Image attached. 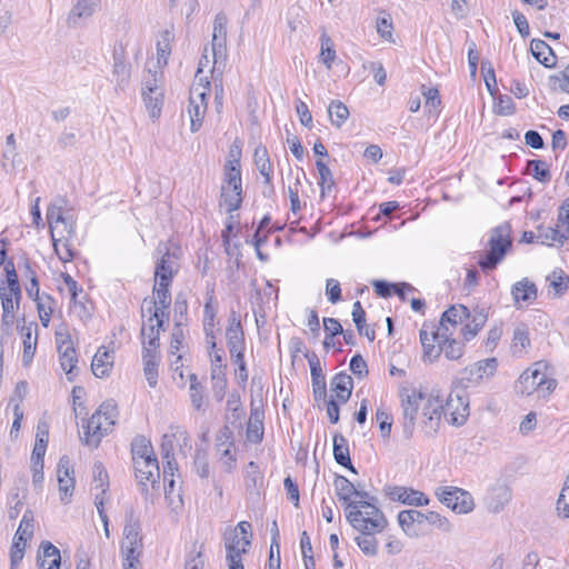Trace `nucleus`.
<instances>
[{"instance_id": "nucleus-5", "label": "nucleus", "mask_w": 569, "mask_h": 569, "mask_svg": "<svg viewBox=\"0 0 569 569\" xmlns=\"http://www.w3.org/2000/svg\"><path fill=\"white\" fill-rule=\"evenodd\" d=\"M349 507L346 518L358 532H382L388 525L383 512L373 502L359 500L358 505Z\"/></svg>"}, {"instance_id": "nucleus-14", "label": "nucleus", "mask_w": 569, "mask_h": 569, "mask_svg": "<svg viewBox=\"0 0 569 569\" xmlns=\"http://www.w3.org/2000/svg\"><path fill=\"white\" fill-rule=\"evenodd\" d=\"M228 569H244L241 556L251 545V536L240 537L237 532L224 533Z\"/></svg>"}, {"instance_id": "nucleus-34", "label": "nucleus", "mask_w": 569, "mask_h": 569, "mask_svg": "<svg viewBox=\"0 0 569 569\" xmlns=\"http://www.w3.org/2000/svg\"><path fill=\"white\" fill-rule=\"evenodd\" d=\"M390 495L392 500L410 506H425L429 502L422 492L405 487H396Z\"/></svg>"}, {"instance_id": "nucleus-46", "label": "nucleus", "mask_w": 569, "mask_h": 569, "mask_svg": "<svg viewBox=\"0 0 569 569\" xmlns=\"http://www.w3.org/2000/svg\"><path fill=\"white\" fill-rule=\"evenodd\" d=\"M530 347V339L528 329L525 326L517 328L513 332L512 340V353L515 356L521 357L527 352V349Z\"/></svg>"}, {"instance_id": "nucleus-35", "label": "nucleus", "mask_w": 569, "mask_h": 569, "mask_svg": "<svg viewBox=\"0 0 569 569\" xmlns=\"http://www.w3.org/2000/svg\"><path fill=\"white\" fill-rule=\"evenodd\" d=\"M333 485L339 500L345 505L346 512L350 510L349 505H358L359 500H351V497L356 492V487L351 481L346 477L338 475L335 478Z\"/></svg>"}, {"instance_id": "nucleus-60", "label": "nucleus", "mask_w": 569, "mask_h": 569, "mask_svg": "<svg viewBox=\"0 0 569 569\" xmlns=\"http://www.w3.org/2000/svg\"><path fill=\"white\" fill-rule=\"evenodd\" d=\"M295 107H296V112H297L300 123L307 128H311L313 120H312V114H311L307 103L305 101H302L301 99H298L296 101Z\"/></svg>"}, {"instance_id": "nucleus-37", "label": "nucleus", "mask_w": 569, "mask_h": 569, "mask_svg": "<svg viewBox=\"0 0 569 569\" xmlns=\"http://www.w3.org/2000/svg\"><path fill=\"white\" fill-rule=\"evenodd\" d=\"M375 28L380 39L388 43H396L393 36V22L390 13L387 11H379L375 19Z\"/></svg>"}, {"instance_id": "nucleus-59", "label": "nucleus", "mask_w": 569, "mask_h": 569, "mask_svg": "<svg viewBox=\"0 0 569 569\" xmlns=\"http://www.w3.org/2000/svg\"><path fill=\"white\" fill-rule=\"evenodd\" d=\"M121 552L123 555V569H136L137 563L139 562V557L141 556V548H121Z\"/></svg>"}, {"instance_id": "nucleus-45", "label": "nucleus", "mask_w": 569, "mask_h": 569, "mask_svg": "<svg viewBox=\"0 0 569 569\" xmlns=\"http://www.w3.org/2000/svg\"><path fill=\"white\" fill-rule=\"evenodd\" d=\"M254 163L259 172L263 176L266 182L271 181L272 166L269 160L268 151L264 147H257L254 150Z\"/></svg>"}, {"instance_id": "nucleus-16", "label": "nucleus", "mask_w": 569, "mask_h": 569, "mask_svg": "<svg viewBox=\"0 0 569 569\" xmlns=\"http://www.w3.org/2000/svg\"><path fill=\"white\" fill-rule=\"evenodd\" d=\"M469 416V405L459 395H449L443 401V417L455 427L465 425Z\"/></svg>"}, {"instance_id": "nucleus-13", "label": "nucleus", "mask_w": 569, "mask_h": 569, "mask_svg": "<svg viewBox=\"0 0 569 569\" xmlns=\"http://www.w3.org/2000/svg\"><path fill=\"white\" fill-rule=\"evenodd\" d=\"M141 96L148 116L153 120L158 119L161 114L164 101L162 83L157 78L150 82H146Z\"/></svg>"}, {"instance_id": "nucleus-41", "label": "nucleus", "mask_w": 569, "mask_h": 569, "mask_svg": "<svg viewBox=\"0 0 569 569\" xmlns=\"http://www.w3.org/2000/svg\"><path fill=\"white\" fill-rule=\"evenodd\" d=\"M530 50L533 57L543 66L551 67L555 63V56L548 43L535 39L530 43Z\"/></svg>"}, {"instance_id": "nucleus-19", "label": "nucleus", "mask_w": 569, "mask_h": 569, "mask_svg": "<svg viewBox=\"0 0 569 569\" xmlns=\"http://www.w3.org/2000/svg\"><path fill=\"white\" fill-rule=\"evenodd\" d=\"M569 237V227L557 220L555 227H539L537 241L546 246H561Z\"/></svg>"}, {"instance_id": "nucleus-7", "label": "nucleus", "mask_w": 569, "mask_h": 569, "mask_svg": "<svg viewBox=\"0 0 569 569\" xmlns=\"http://www.w3.org/2000/svg\"><path fill=\"white\" fill-rule=\"evenodd\" d=\"M179 270L178 253L177 250L170 251L169 249L162 253V256L156 262L154 269V286L153 293L163 299L171 297L169 287L172 282L174 274Z\"/></svg>"}, {"instance_id": "nucleus-49", "label": "nucleus", "mask_w": 569, "mask_h": 569, "mask_svg": "<svg viewBox=\"0 0 569 569\" xmlns=\"http://www.w3.org/2000/svg\"><path fill=\"white\" fill-rule=\"evenodd\" d=\"M337 59V53L330 38H321L319 61L325 64L327 70H331L333 62Z\"/></svg>"}, {"instance_id": "nucleus-17", "label": "nucleus", "mask_w": 569, "mask_h": 569, "mask_svg": "<svg viewBox=\"0 0 569 569\" xmlns=\"http://www.w3.org/2000/svg\"><path fill=\"white\" fill-rule=\"evenodd\" d=\"M511 500V490L505 483H496L490 489H488L487 493L483 497V502L486 508L490 512H499L501 511Z\"/></svg>"}, {"instance_id": "nucleus-1", "label": "nucleus", "mask_w": 569, "mask_h": 569, "mask_svg": "<svg viewBox=\"0 0 569 569\" xmlns=\"http://www.w3.org/2000/svg\"><path fill=\"white\" fill-rule=\"evenodd\" d=\"M402 408L403 435L411 438L416 428L418 411L421 408L420 425L427 436H435L441 426L443 417L445 396L439 389H431L429 393L413 388L400 390Z\"/></svg>"}, {"instance_id": "nucleus-40", "label": "nucleus", "mask_w": 569, "mask_h": 569, "mask_svg": "<svg viewBox=\"0 0 569 569\" xmlns=\"http://www.w3.org/2000/svg\"><path fill=\"white\" fill-rule=\"evenodd\" d=\"M143 373L150 388L158 383L160 355L142 353Z\"/></svg>"}, {"instance_id": "nucleus-53", "label": "nucleus", "mask_w": 569, "mask_h": 569, "mask_svg": "<svg viewBox=\"0 0 569 569\" xmlns=\"http://www.w3.org/2000/svg\"><path fill=\"white\" fill-rule=\"evenodd\" d=\"M246 486L249 490L257 489L262 485V476L256 462L250 461L246 467Z\"/></svg>"}, {"instance_id": "nucleus-58", "label": "nucleus", "mask_w": 569, "mask_h": 569, "mask_svg": "<svg viewBox=\"0 0 569 569\" xmlns=\"http://www.w3.org/2000/svg\"><path fill=\"white\" fill-rule=\"evenodd\" d=\"M177 437L186 439V432L177 430L174 433L163 435L161 442L162 458H171V455H173V441Z\"/></svg>"}, {"instance_id": "nucleus-57", "label": "nucleus", "mask_w": 569, "mask_h": 569, "mask_svg": "<svg viewBox=\"0 0 569 569\" xmlns=\"http://www.w3.org/2000/svg\"><path fill=\"white\" fill-rule=\"evenodd\" d=\"M66 218L63 217L62 209L57 206H50L47 211V221L50 228L51 236H58V227L59 223L63 221Z\"/></svg>"}, {"instance_id": "nucleus-32", "label": "nucleus", "mask_w": 569, "mask_h": 569, "mask_svg": "<svg viewBox=\"0 0 569 569\" xmlns=\"http://www.w3.org/2000/svg\"><path fill=\"white\" fill-rule=\"evenodd\" d=\"M372 286L376 293L383 298L397 293L402 300H406L413 292V288L408 283L393 284L382 280H375Z\"/></svg>"}, {"instance_id": "nucleus-23", "label": "nucleus", "mask_w": 569, "mask_h": 569, "mask_svg": "<svg viewBox=\"0 0 569 569\" xmlns=\"http://www.w3.org/2000/svg\"><path fill=\"white\" fill-rule=\"evenodd\" d=\"M426 515L416 509L400 511L398 515L399 526L408 536L417 537L420 526L427 521Z\"/></svg>"}, {"instance_id": "nucleus-64", "label": "nucleus", "mask_w": 569, "mask_h": 569, "mask_svg": "<svg viewBox=\"0 0 569 569\" xmlns=\"http://www.w3.org/2000/svg\"><path fill=\"white\" fill-rule=\"evenodd\" d=\"M557 511L559 516L569 518V485H563L557 501Z\"/></svg>"}, {"instance_id": "nucleus-8", "label": "nucleus", "mask_w": 569, "mask_h": 569, "mask_svg": "<svg viewBox=\"0 0 569 569\" xmlns=\"http://www.w3.org/2000/svg\"><path fill=\"white\" fill-rule=\"evenodd\" d=\"M224 183L221 188V203L228 211L239 208L241 203V172L240 162L233 159L226 167Z\"/></svg>"}, {"instance_id": "nucleus-39", "label": "nucleus", "mask_w": 569, "mask_h": 569, "mask_svg": "<svg viewBox=\"0 0 569 569\" xmlns=\"http://www.w3.org/2000/svg\"><path fill=\"white\" fill-rule=\"evenodd\" d=\"M131 453L134 463H137L138 460H150L156 458L151 442L143 436H138L133 439L131 443Z\"/></svg>"}, {"instance_id": "nucleus-25", "label": "nucleus", "mask_w": 569, "mask_h": 569, "mask_svg": "<svg viewBox=\"0 0 569 569\" xmlns=\"http://www.w3.org/2000/svg\"><path fill=\"white\" fill-rule=\"evenodd\" d=\"M19 330L23 343L22 361L24 366H28L31 362L37 349V322H23Z\"/></svg>"}, {"instance_id": "nucleus-15", "label": "nucleus", "mask_w": 569, "mask_h": 569, "mask_svg": "<svg viewBox=\"0 0 569 569\" xmlns=\"http://www.w3.org/2000/svg\"><path fill=\"white\" fill-rule=\"evenodd\" d=\"M498 365L497 358L479 360L465 368L462 379L471 385H479L483 380H488L496 375Z\"/></svg>"}, {"instance_id": "nucleus-55", "label": "nucleus", "mask_w": 569, "mask_h": 569, "mask_svg": "<svg viewBox=\"0 0 569 569\" xmlns=\"http://www.w3.org/2000/svg\"><path fill=\"white\" fill-rule=\"evenodd\" d=\"M421 93L425 98L426 108L431 111H438L440 107V97L438 89L433 87H425L421 88Z\"/></svg>"}, {"instance_id": "nucleus-3", "label": "nucleus", "mask_w": 569, "mask_h": 569, "mask_svg": "<svg viewBox=\"0 0 569 569\" xmlns=\"http://www.w3.org/2000/svg\"><path fill=\"white\" fill-rule=\"evenodd\" d=\"M210 92V81L208 80L204 71V64L202 61H200L194 81L190 90V97L187 107V114L190 121V130L193 133L198 132L203 124Z\"/></svg>"}, {"instance_id": "nucleus-47", "label": "nucleus", "mask_w": 569, "mask_h": 569, "mask_svg": "<svg viewBox=\"0 0 569 569\" xmlns=\"http://www.w3.org/2000/svg\"><path fill=\"white\" fill-rule=\"evenodd\" d=\"M60 358V365L62 370L70 376L72 373V370L76 368V365L78 362L76 350L73 345L71 346H64L61 349H57ZM69 380H71V377H68Z\"/></svg>"}, {"instance_id": "nucleus-31", "label": "nucleus", "mask_w": 569, "mask_h": 569, "mask_svg": "<svg viewBox=\"0 0 569 569\" xmlns=\"http://www.w3.org/2000/svg\"><path fill=\"white\" fill-rule=\"evenodd\" d=\"M333 457L338 465L347 468L353 473H357L350 459V450L347 439L341 433L333 436Z\"/></svg>"}, {"instance_id": "nucleus-43", "label": "nucleus", "mask_w": 569, "mask_h": 569, "mask_svg": "<svg viewBox=\"0 0 569 569\" xmlns=\"http://www.w3.org/2000/svg\"><path fill=\"white\" fill-rule=\"evenodd\" d=\"M378 532L365 531L359 532L355 538L357 546L367 556H376L378 553V540L376 535Z\"/></svg>"}, {"instance_id": "nucleus-11", "label": "nucleus", "mask_w": 569, "mask_h": 569, "mask_svg": "<svg viewBox=\"0 0 569 569\" xmlns=\"http://www.w3.org/2000/svg\"><path fill=\"white\" fill-rule=\"evenodd\" d=\"M173 40L174 34L170 29H163L157 33L154 42L156 50L147 61L149 72H161L168 66Z\"/></svg>"}, {"instance_id": "nucleus-28", "label": "nucleus", "mask_w": 569, "mask_h": 569, "mask_svg": "<svg viewBox=\"0 0 569 569\" xmlns=\"http://www.w3.org/2000/svg\"><path fill=\"white\" fill-rule=\"evenodd\" d=\"M308 361H309L310 371H311L313 397L317 401L326 400V397H327L326 378L322 373L320 361L316 355L308 357Z\"/></svg>"}, {"instance_id": "nucleus-56", "label": "nucleus", "mask_w": 569, "mask_h": 569, "mask_svg": "<svg viewBox=\"0 0 569 569\" xmlns=\"http://www.w3.org/2000/svg\"><path fill=\"white\" fill-rule=\"evenodd\" d=\"M112 77L119 88H124L130 78V69L122 61H116L112 68Z\"/></svg>"}, {"instance_id": "nucleus-2", "label": "nucleus", "mask_w": 569, "mask_h": 569, "mask_svg": "<svg viewBox=\"0 0 569 569\" xmlns=\"http://www.w3.org/2000/svg\"><path fill=\"white\" fill-rule=\"evenodd\" d=\"M462 322H423L420 341L425 357L435 361L441 353L449 360H458L463 355V345L455 338L458 325Z\"/></svg>"}, {"instance_id": "nucleus-27", "label": "nucleus", "mask_w": 569, "mask_h": 569, "mask_svg": "<svg viewBox=\"0 0 569 569\" xmlns=\"http://www.w3.org/2000/svg\"><path fill=\"white\" fill-rule=\"evenodd\" d=\"M134 470L136 477L142 486H146L147 483H151L153 486L160 477L157 458H152L150 460H138V462L134 463Z\"/></svg>"}, {"instance_id": "nucleus-22", "label": "nucleus", "mask_w": 569, "mask_h": 569, "mask_svg": "<svg viewBox=\"0 0 569 569\" xmlns=\"http://www.w3.org/2000/svg\"><path fill=\"white\" fill-rule=\"evenodd\" d=\"M153 293V298L144 299L141 305L142 318L146 320H163L169 317L168 307L171 302V297L162 301Z\"/></svg>"}, {"instance_id": "nucleus-50", "label": "nucleus", "mask_w": 569, "mask_h": 569, "mask_svg": "<svg viewBox=\"0 0 569 569\" xmlns=\"http://www.w3.org/2000/svg\"><path fill=\"white\" fill-rule=\"evenodd\" d=\"M58 289L61 295L69 297L70 300H76L78 292L81 291L77 281L66 272H61Z\"/></svg>"}, {"instance_id": "nucleus-42", "label": "nucleus", "mask_w": 569, "mask_h": 569, "mask_svg": "<svg viewBox=\"0 0 569 569\" xmlns=\"http://www.w3.org/2000/svg\"><path fill=\"white\" fill-rule=\"evenodd\" d=\"M328 114L331 124L339 129L345 124L350 113L343 102L333 100L328 106Z\"/></svg>"}, {"instance_id": "nucleus-44", "label": "nucleus", "mask_w": 569, "mask_h": 569, "mask_svg": "<svg viewBox=\"0 0 569 569\" xmlns=\"http://www.w3.org/2000/svg\"><path fill=\"white\" fill-rule=\"evenodd\" d=\"M263 437V425H262V415L258 410H253L251 412L248 427H247V438L249 441L258 443L262 440Z\"/></svg>"}, {"instance_id": "nucleus-61", "label": "nucleus", "mask_w": 569, "mask_h": 569, "mask_svg": "<svg viewBox=\"0 0 569 569\" xmlns=\"http://www.w3.org/2000/svg\"><path fill=\"white\" fill-rule=\"evenodd\" d=\"M493 109L495 112L500 116H510L515 112L512 99L508 96H499Z\"/></svg>"}, {"instance_id": "nucleus-21", "label": "nucleus", "mask_w": 569, "mask_h": 569, "mask_svg": "<svg viewBox=\"0 0 569 569\" xmlns=\"http://www.w3.org/2000/svg\"><path fill=\"white\" fill-rule=\"evenodd\" d=\"M114 363V351L104 346L100 347L91 362L92 373L97 378L109 377Z\"/></svg>"}, {"instance_id": "nucleus-6", "label": "nucleus", "mask_w": 569, "mask_h": 569, "mask_svg": "<svg viewBox=\"0 0 569 569\" xmlns=\"http://www.w3.org/2000/svg\"><path fill=\"white\" fill-rule=\"evenodd\" d=\"M117 418V403L113 400L102 402L84 427V443L97 448L101 439L116 425Z\"/></svg>"}, {"instance_id": "nucleus-24", "label": "nucleus", "mask_w": 569, "mask_h": 569, "mask_svg": "<svg viewBox=\"0 0 569 569\" xmlns=\"http://www.w3.org/2000/svg\"><path fill=\"white\" fill-rule=\"evenodd\" d=\"M537 287L528 278H523L512 286L511 295L513 301L519 307L531 305L537 299Z\"/></svg>"}, {"instance_id": "nucleus-4", "label": "nucleus", "mask_w": 569, "mask_h": 569, "mask_svg": "<svg viewBox=\"0 0 569 569\" xmlns=\"http://www.w3.org/2000/svg\"><path fill=\"white\" fill-rule=\"evenodd\" d=\"M556 387L557 381L549 372V365L546 361H537L520 375L515 385V390L522 396L537 392L539 397H547Z\"/></svg>"}, {"instance_id": "nucleus-10", "label": "nucleus", "mask_w": 569, "mask_h": 569, "mask_svg": "<svg viewBox=\"0 0 569 569\" xmlns=\"http://www.w3.org/2000/svg\"><path fill=\"white\" fill-rule=\"evenodd\" d=\"M510 244V227L508 224L497 227L490 237V251L479 260L480 267L485 270L493 269L502 260Z\"/></svg>"}, {"instance_id": "nucleus-51", "label": "nucleus", "mask_w": 569, "mask_h": 569, "mask_svg": "<svg viewBox=\"0 0 569 569\" xmlns=\"http://www.w3.org/2000/svg\"><path fill=\"white\" fill-rule=\"evenodd\" d=\"M318 174H319V186L321 188V196L325 197V194L330 191L333 187V177L331 173V170L328 168V166L322 162L321 160L317 161L316 163Z\"/></svg>"}, {"instance_id": "nucleus-12", "label": "nucleus", "mask_w": 569, "mask_h": 569, "mask_svg": "<svg viewBox=\"0 0 569 569\" xmlns=\"http://www.w3.org/2000/svg\"><path fill=\"white\" fill-rule=\"evenodd\" d=\"M436 495L446 507L457 513H467L473 509L470 493L457 487L439 488Z\"/></svg>"}, {"instance_id": "nucleus-9", "label": "nucleus", "mask_w": 569, "mask_h": 569, "mask_svg": "<svg viewBox=\"0 0 569 569\" xmlns=\"http://www.w3.org/2000/svg\"><path fill=\"white\" fill-rule=\"evenodd\" d=\"M20 286L12 263L6 266V279L0 283V301L3 318H13L20 300Z\"/></svg>"}, {"instance_id": "nucleus-63", "label": "nucleus", "mask_w": 569, "mask_h": 569, "mask_svg": "<svg viewBox=\"0 0 569 569\" xmlns=\"http://www.w3.org/2000/svg\"><path fill=\"white\" fill-rule=\"evenodd\" d=\"M376 419L379 422L381 436L383 438H388L391 432L392 418L391 416L383 409H378L376 412Z\"/></svg>"}, {"instance_id": "nucleus-48", "label": "nucleus", "mask_w": 569, "mask_h": 569, "mask_svg": "<svg viewBox=\"0 0 569 569\" xmlns=\"http://www.w3.org/2000/svg\"><path fill=\"white\" fill-rule=\"evenodd\" d=\"M56 254L62 262H70L73 259V250L70 243L71 238H60L51 236Z\"/></svg>"}, {"instance_id": "nucleus-33", "label": "nucleus", "mask_w": 569, "mask_h": 569, "mask_svg": "<svg viewBox=\"0 0 569 569\" xmlns=\"http://www.w3.org/2000/svg\"><path fill=\"white\" fill-rule=\"evenodd\" d=\"M40 569H60V550L51 542L41 543V553L38 556Z\"/></svg>"}, {"instance_id": "nucleus-30", "label": "nucleus", "mask_w": 569, "mask_h": 569, "mask_svg": "<svg viewBox=\"0 0 569 569\" xmlns=\"http://www.w3.org/2000/svg\"><path fill=\"white\" fill-rule=\"evenodd\" d=\"M547 293L549 297L562 296L569 287V276L561 269L552 270L546 278Z\"/></svg>"}, {"instance_id": "nucleus-52", "label": "nucleus", "mask_w": 569, "mask_h": 569, "mask_svg": "<svg viewBox=\"0 0 569 569\" xmlns=\"http://www.w3.org/2000/svg\"><path fill=\"white\" fill-rule=\"evenodd\" d=\"M33 516L30 510H27L22 517L19 528L16 532L14 538L18 540L27 541L32 537L33 533Z\"/></svg>"}, {"instance_id": "nucleus-29", "label": "nucleus", "mask_w": 569, "mask_h": 569, "mask_svg": "<svg viewBox=\"0 0 569 569\" xmlns=\"http://www.w3.org/2000/svg\"><path fill=\"white\" fill-rule=\"evenodd\" d=\"M98 4V0H77L69 12L68 22L77 26L82 20L89 19L96 12Z\"/></svg>"}, {"instance_id": "nucleus-62", "label": "nucleus", "mask_w": 569, "mask_h": 569, "mask_svg": "<svg viewBox=\"0 0 569 569\" xmlns=\"http://www.w3.org/2000/svg\"><path fill=\"white\" fill-rule=\"evenodd\" d=\"M469 317H470V313H469L468 309L462 305H458V306H452L451 308L446 310L442 313V317L440 320H465V319H468Z\"/></svg>"}, {"instance_id": "nucleus-20", "label": "nucleus", "mask_w": 569, "mask_h": 569, "mask_svg": "<svg viewBox=\"0 0 569 569\" xmlns=\"http://www.w3.org/2000/svg\"><path fill=\"white\" fill-rule=\"evenodd\" d=\"M166 322H156V325L147 326L144 322L141 328V339H142V353H156L160 355V331H164Z\"/></svg>"}, {"instance_id": "nucleus-18", "label": "nucleus", "mask_w": 569, "mask_h": 569, "mask_svg": "<svg viewBox=\"0 0 569 569\" xmlns=\"http://www.w3.org/2000/svg\"><path fill=\"white\" fill-rule=\"evenodd\" d=\"M57 476L59 491L62 495L61 500L66 501V499L72 496L74 489L73 469L67 456L60 458L57 467Z\"/></svg>"}, {"instance_id": "nucleus-36", "label": "nucleus", "mask_w": 569, "mask_h": 569, "mask_svg": "<svg viewBox=\"0 0 569 569\" xmlns=\"http://www.w3.org/2000/svg\"><path fill=\"white\" fill-rule=\"evenodd\" d=\"M140 523L132 518L127 520L124 528H123V538L121 541V548H141L142 545V537L140 533Z\"/></svg>"}, {"instance_id": "nucleus-26", "label": "nucleus", "mask_w": 569, "mask_h": 569, "mask_svg": "<svg viewBox=\"0 0 569 569\" xmlns=\"http://www.w3.org/2000/svg\"><path fill=\"white\" fill-rule=\"evenodd\" d=\"M231 358L241 360L244 350V336L241 322H231L226 332Z\"/></svg>"}, {"instance_id": "nucleus-38", "label": "nucleus", "mask_w": 569, "mask_h": 569, "mask_svg": "<svg viewBox=\"0 0 569 569\" xmlns=\"http://www.w3.org/2000/svg\"><path fill=\"white\" fill-rule=\"evenodd\" d=\"M332 391L341 402H347L351 396L352 379L347 373H338L331 381Z\"/></svg>"}, {"instance_id": "nucleus-54", "label": "nucleus", "mask_w": 569, "mask_h": 569, "mask_svg": "<svg viewBox=\"0 0 569 569\" xmlns=\"http://www.w3.org/2000/svg\"><path fill=\"white\" fill-rule=\"evenodd\" d=\"M93 482L96 489H100V495H104L109 487V476L101 462H96L93 465Z\"/></svg>"}]
</instances>
